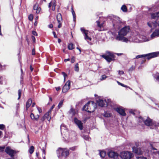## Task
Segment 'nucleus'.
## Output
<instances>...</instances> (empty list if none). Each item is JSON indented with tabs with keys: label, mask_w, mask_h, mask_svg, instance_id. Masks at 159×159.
I'll list each match as a JSON object with an SVG mask.
<instances>
[{
	"label": "nucleus",
	"mask_w": 159,
	"mask_h": 159,
	"mask_svg": "<svg viewBox=\"0 0 159 159\" xmlns=\"http://www.w3.org/2000/svg\"><path fill=\"white\" fill-rule=\"evenodd\" d=\"M97 106L96 103L93 101L88 102L83 108V110L88 112H93L96 108Z\"/></svg>",
	"instance_id": "f257e3e1"
},
{
	"label": "nucleus",
	"mask_w": 159,
	"mask_h": 159,
	"mask_svg": "<svg viewBox=\"0 0 159 159\" xmlns=\"http://www.w3.org/2000/svg\"><path fill=\"white\" fill-rule=\"evenodd\" d=\"M130 30V28L129 26H125L121 29L118 32V35L116 37V39L118 41H120L123 42L122 40H120L117 39V37H125L124 36L127 35L129 32Z\"/></svg>",
	"instance_id": "f03ea898"
},
{
	"label": "nucleus",
	"mask_w": 159,
	"mask_h": 159,
	"mask_svg": "<svg viewBox=\"0 0 159 159\" xmlns=\"http://www.w3.org/2000/svg\"><path fill=\"white\" fill-rule=\"evenodd\" d=\"M138 34L136 36H132L128 38L126 37H117V39L120 40H122L123 42L127 43L128 42H133L135 43H139V42H136L137 40H139V37L138 36Z\"/></svg>",
	"instance_id": "7ed1b4c3"
},
{
	"label": "nucleus",
	"mask_w": 159,
	"mask_h": 159,
	"mask_svg": "<svg viewBox=\"0 0 159 159\" xmlns=\"http://www.w3.org/2000/svg\"><path fill=\"white\" fill-rule=\"evenodd\" d=\"M63 137L66 141L72 142L76 139V134L75 132L71 131Z\"/></svg>",
	"instance_id": "20e7f679"
},
{
	"label": "nucleus",
	"mask_w": 159,
	"mask_h": 159,
	"mask_svg": "<svg viewBox=\"0 0 159 159\" xmlns=\"http://www.w3.org/2000/svg\"><path fill=\"white\" fill-rule=\"evenodd\" d=\"M113 26L116 30L119 29L123 24L120 19L118 17H113L112 20Z\"/></svg>",
	"instance_id": "39448f33"
},
{
	"label": "nucleus",
	"mask_w": 159,
	"mask_h": 159,
	"mask_svg": "<svg viewBox=\"0 0 159 159\" xmlns=\"http://www.w3.org/2000/svg\"><path fill=\"white\" fill-rule=\"evenodd\" d=\"M57 153L58 157L61 156L66 157L69 154V151L66 149L59 148L57 151Z\"/></svg>",
	"instance_id": "423d86ee"
},
{
	"label": "nucleus",
	"mask_w": 159,
	"mask_h": 159,
	"mask_svg": "<svg viewBox=\"0 0 159 159\" xmlns=\"http://www.w3.org/2000/svg\"><path fill=\"white\" fill-rule=\"evenodd\" d=\"M159 55V52H155L152 53H150L147 54H144V58H143V63L145 61V58L148 60H149L151 58L156 57L158 56Z\"/></svg>",
	"instance_id": "0eeeda50"
},
{
	"label": "nucleus",
	"mask_w": 159,
	"mask_h": 159,
	"mask_svg": "<svg viewBox=\"0 0 159 159\" xmlns=\"http://www.w3.org/2000/svg\"><path fill=\"white\" fill-rule=\"evenodd\" d=\"M120 156L123 159H129L133 157V154L128 151H123L121 152Z\"/></svg>",
	"instance_id": "6e6552de"
},
{
	"label": "nucleus",
	"mask_w": 159,
	"mask_h": 159,
	"mask_svg": "<svg viewBox=\"0 0 159 159\" xmlns=\"http://www.w3.org/2000/svg\"><path fill=\"white\" fill-rule=\"evenodd\" d=\"M144 122L146 125L147 126H151L152 127H151L150 128L152 129L154 128V127H153V126L155 127L158 126L159 125L158 123L155 124L152 123L151 119L149 118H148L145 120Z\"/></svg>",
	"instance_id": "1a4fd4ad"
},
{
	"label": "nucleus",
	"mask_w": 159,
	"mask_h": 159,
	"mask_svg": "<svg viewBox=\"0 0 159 159\" xmlns=\"http://www.w3.org/2000/svg\"><path fill=\"white\" fill-rule=\"evenodd\" d=\"M80 30L82 32V33L84 34V39L87 41H91L92 39L88 36L89 31L88 30H85L84 29L81 28Z\"/></svg>",
	"instance_id": "9d476101"
},
{
	"label": "nucleus",
	"mask_w": 159,
	"mask_h": 159,
	"mask_svg": "<svg viewBox=\"0 0 159 159\" xmlns=\"http://www.w3.org/2000/svg\"><path fill=\"white\" fill-rule=\"evenodd\" d=\"M108 102V103H107L106 100H103L99 99L98 100H97V102L98 103V105L101 107H104L106 105V104L107 105H109V102L110 101V99H107Z\"/></svg>",
	"instance_id": "9b49d317"
},
{
	"label": "nucleus",
	"mask_w": 159,
	"mask_h": 159,
	"mask_svg": "<svg viewBox=\"0 0 159 159\" xmlns=\"http://www.w3.org/2000/svg\"><path fill=\"white\" fill-rule=\"evenodd\" d=\"M70 81H68L65 84L64 86L62 91L63 93L66 92L70 89Z\"/></svg>",
	"instance_id": "f8f14e48"
},
{
	"label": "nucleus",
	"mask_w": 159,
	"mask_h": 159,
	"mask_svg": "<svg viewBox=\"0 0 159 159\" xmlns=\"http://www.w3.org/2000/svg\"><path fill=\"white\" fill-rule=\"evenodd\" d=\"M61 130L62 134H63V136H65L68 134V132L67 129L66 127L64 125H61Z\"/></svg>",
	"instance_id": "ddd939ff"
},
{
	"label": "nucleus",
	"mask_w": 159,
	"mask_h": 159,
	"mask_svg": "<svg viewBox=\"0 0 159 159\" xmlns=\"http://www.w3.org/2000/svg\"><path fill=\"white\" fill-rule=\"evenodd\" d=\"M5 152L9 155L11 157H13L14 156V154L15 153V151L11 149L10 147H7L5 150Z\"/></svg>",
	"instance_id": "4468645a"
},
{
	"label": "nucleus",
	"mask_w": 159,
	"mask_h": 159,
	"mask_svg": "<svg viewBox=\"0 0 159 159\" xmlns=\"http://www.w3.org/2000/svg\"><path fill=\"white\" fill-rule=\"evenodd\" d=\"M138 36L139 37V40H137L136 42H139V43L143 42L148 41V40L146 38V37L144 35H142L138 34Z\"/></svg>",
	"instance_id": "2eb2a0df"
},
{
	"label": "nucleus",
	"mask_w": 159,
	"mask_h": 159,
	"mask_svg": "<svg viewBox=\"0 0 159 159\" xmlns=\"http://www.w3.org/2000/svg\"><path fill=\"white\" fill-rule=\"evenodd\" d=\"M74 121L80 130L83 129V124L80 120H78L76 118H75Z\"/></svg>",
	"instance_id": "dca6fc26"
},
{
	"label": "nucleus",
	"mask_w": 159,
	"mask_h": 159,
	"mask_svg": "<svg viewBox=\"0 0 159 159\" xmlns=\"http://www.w3.org/2000/svg\"><path fill=\"white\" fill-rule=\"evenodd\" d=\"M116 110L120 115L125 116L126 115V113L124 110L121 107H119L116 108Z\"/></svg>",
	"instance_id": "f3484780"
},
{
	"label": "nucleus",
	"mask_w": 159,
	"mask_h": 159,
	"mask_svg": "<svg viewBox=\"0 0 159 159\" xmlns=\"http://www.w3.org/2000/svg\"><path fill=\"white\" fill-rule=\"evenodd\" d=\"M108 154L109 157L113 158H116L118 156L117 153L113 151L109 152Z\"/></svg>",
	"instance_id": "a211bd4d"
},
{
	"label": "nucleus",
	"mask_w": 159,
	"mask_h": 159,
	"mask_svg": "<svg viewBox=\"0 0 159 159\" xmlns=\"http://www.w3.org/2000/svg\"><path fill=\"white\" fill-rule=\"evenodd\" d=\"M132 148L133 152L135 153L138 155H140L142 154V152L140 148L137 147H134Z\"/></svg>",
	"instance_id": "6ab92c4d"
},
{
	"label": "nucleus",
	"mask_w": 159,
	"mask_h": 159,
	"mask_svg": "<svg viewBox=\"0 0 159 159\" xmlns=\"http://www.w3.org/2000/svg\"><path fill=\"white\" fill-rule=\"evenodd\" d=\"M56 5V2L55 0H52L49 3L48 7H50L51 6L52 7V10L54 11L55 9V7Z\"/></svg>",
	"instance_id": "aec40b11"
},
{
	"label": "nucleus",
	"mask_w": 159,
	"mask_h": 159,
	"mask_svg": "<svg viewBox=\"0 0 159 159\" xmlns=\"http://www.w3.org/2000/svg\"><path fill=\"white\" fill-rule=\"evenodd\" d=\"M159 36V30H156L151 35V37L153 39L154 38Z\"/></svg>",
	"instance_id": "412c9836"
},
{
	"label": "nucleus",
	"mask_w": 159,
	"mask_h": 159,
	"mask_svg": "<svg viewBox=\"0 0 159 159\" xmlns=\"http://www.w3.org/2000/svg\"><path fill=\"white\" fill-rule=\"evenodd\" d=\"M34 10L36 11V13L37 14L39 13L41 9L40 7H39V5L38 4H36L33 7Z\"/></svg>",
	"instance_id": "4be33fe9"
},
{
	"label": "nucleus",
	"mask_w": 159,
	"mask_h": 159,
	"mask_svg": "<svg viewBox=\"0 0 159 159\" xmlns=\"http://www.w3.org/2000/svg\"><path fill=\"white\" fill-rule=\"evenodd\" d=\"M31 119L33 120H37L39 118V116L38 115H36L35 116L34 114L31 113L30 115Z\"/></svg>",
	"instance_id": "5701e85b"
},
{
	"label": "nucleus",
	"mask_w": 159,
	"mask_h": 159,
	"mask_svg": "<svg viewBox=\"0 0 159 159\" xmlns=\"http://www.w3.org/2000/svg\"><path fill=\"white\" fill-rule=\"evenodd\" d=\"M151 17L152 19H156L159 17V12L152 13L151 14Z\"/></svg>",
	"instance_id": "b1692460"
},
{
	"label": "nucleus",
	"mask_w": 159,
	"mask_h": 159,
	"mask_svg": "<svg viewBox=\"0 0 159 159\" xmlns=\"http://www.w3.org/2000/svg\"><path fill=\"white\" fill-rule=\"evenodd\" d=\"M102 57L105 59L106 61L109 62L111 61L112 60V58H113L107 56H105V55H102Z\"/></svg>",
	"instance_id": "393cba45"
},
{
	"label": "nucleus",
	"mask_w": 159,
	"mask_h": 159,
	"mask_svg": "<svg viewBox=\"0 0 159 159\" xmlns=\"http://www.w3.org/2000/svg\"><path fill=\"white\" fill-rule=\"evenodd\" d=\"M51 113V111H49L47 113L44 115L46 119H47L49 121L51 119V117L49 116V115Z\"/></svg>",
	"instance_id": "a878e982"
},
{
	"label": "nucleus",
	"mask_w": 159,
	"mask_h": 159,
	"mask_svg": "<svg viewBox=\"0 0 159 159\" xmlns=\"http://www.w3.org/2000/svg\"><path fill=\"white\" fill-rule=\"evenodd\" d=\"M32 103V100L31 99L28 100L26 103V110H27L29 107L30 106Z\"/></svg>",
	"instance_id": "bb28decb"
},
{
	"label": "nucleus",
	"mask_w": 159,
	"mask_h": 159,
	"mask_svg": "<svg viewBox=\"0 0 159 159\" xmlns=\"http://www.w3.org/2000/svg\"><path fill=\"white\" fill-rule=\"evenodd\" d=\"M105 55L113 58H114L115 57L114 54L111 52L109 51H106V54Z\"/></svg>",
	"instance_id": "cd10ccee"
},
{
	"label": "nucleus",
	"mask_w": 159,
	"mask_h": 159,
	"mask_svg": "<svg viewBox=\"0 0 159 159\" xmlns=\"http://www.w3.org/2000/svg\"><path fill=\"white\" fill-rule=\"evenodd\" d=\"M57 19L58 23H60L62 20V17L61 14H58L57 16Z\"/></svg>",
	"instance_id": "c85d7f7f"
},
{
	"label": "nucleus",
	"mask_w": 159,
	"mask_h": 159,
	"mask_svg": "<svg viewBox=\"0 0 159 159\" xmlns=\"http://www.w3.org/2000/svg\"><path fill=\"white\" fill-rule=\"evenodd\" d=\"M68 48L69 50H72L74 48L73 44L72 43H69L68 44Z\"/></svg>",
	"instance_id": "c756f323"
},
{
	"label": "nucleus",
	"mask_w": 159,
	"mask_h": 159,
	"mask_svg": "<svg viewBox=\"0 0 159 159\" xmlns=\"http://www.w3.org/2000/svg\"><path fill=\"white\" fill-rule=\"evenodd\" d=\"M121 9L124 12H126L127 11V8L126 6L125 5L122 6L121 7Z\"/></svg>",
	"instance_id": "7c9ffc66"
},
{
	"label": "nucleus",
	"mask_w": 159,
	"mask_h": 159,
	"mask_svg": "<svg viewBox=\"0 0 159 159\" xmlns=\"http://www.w3.org/2000/svg\"><path fill=\"white\" fill-rule=\"evenodd\" d=\"M100 155L102 157H104L106 155V152L103 151H101L100 152Z\"/></svg>",
	"instance_id": "2f4dec72"
},
{
	"label": "nucleus",
	"mask_w": 159,
	"mask_h": 159,
	"mask_svg": "<svg viewBox=\"0 0 159 159\" xmlns=\"http://www.w3.org/2000/svg\"><path fill=\"white\" fill-rule=\"evenodd\" d=\"M63 100H61L59 102L58 105V107L59 109L61 107L63 104Z\"/></svg>",
	"instance_id": "473e14b6"
},
{
	"label": "nucleus",
	"mask_w": 159,
	"mask_h": 159,
	"mask_svg": "<svg viewBox=\"0 0 159 159\" xmlns=\"http://www.w3.org/2000/svg\"><path fill=\"white\" fill-rule=\"evenodd\" d=\"M79 65L78 63H77L75 66V70L76 71L78 72L79 71Z\"/></svg>",
	"instance_id": "72a5a7b5"
},
{
	"label": "nucleus",
	"mask_w": 159,
	"mask_h": 159,
	"mask_svg": "<svg viewBox=\"0 0 159 159\" xmlns=\"http://www.w3.org/2000/svg\"><path fill=\"white\" fill-rule=\"evenodd\" d=\"M34 151V148L33 146H31L29 150V152L30 154H32L33 153Z\"/></svg>",
	"instance_id": "f704fd0d"
},
{
	"label": "nucleus",
	"mask_w": 159,
	"mask_h": 159,
	"mask_svg": "<svg viewBox=\"0 0 159 159\" xmlns=\"http://www.w3.org/2000/svg\"><path fill=\"white\" fill-rule=\"evenodd\" d=\"M103 116L105 117H108L111 116V114L107 112H105Z\"/></svg>",
	"instance_id": "c9c22d12"
},
{
	"label": "nucleus",
	"mask_w": 159,
	"mask_h": 159,
	"mask_svg": "<svg viewBox=\"0 0 159 159\" xmlns=\"http://www.w3.org/2000/svg\"><path fill=\"white\" fill-rule=\"evenodd\" d=\"M72 11V13L73 16L74 20L75 21L76 19V16H75V11L73 10V9L72 8V11Z\"/></svg>",
	"instance_id": "e433bc0d"
},
{
	"label": "nucleus",
	"mask_w": 159,
	"mask_h": 159,
	"mask_svg": "<svg viewBox=\"0 0 159 159\" xmlns=\"http://www.w3.org/2000/svg\"><path fill=\"white\" fill-rule=\"evenodd\" d=\"M70 113L73 116H74L76 114V112L74 109L73 108H71L70 110Z\"/></svg>",
	"instance_id": "4c0bfd02"
},
{
	"label": "nucleus",
	"mask_w": 159,
	"mask_h": 159,
	"mask_svg": "<svg viewBox=\"0 0 159 159\" xmlns=\"http://www.w3.org/2000/svg\"><path fill=\"white\" fill-rule=\"evenodd\" d=\"M97 23L98 25V27H101L103 26V23H101L100 21H97Z\"/></svg>",
	"instance_id": "58836bf2"
},
{
	"label": "nucleus",
	"mask_w": 159,
	"mask_h": 159,
	"mask_svg": "<svg viewBox=\"0 0 159 159\" xmlns=\"http://www.w3.org/2000/svg\"><path fill=\"white\" fill-rule=\"evenodd\" d=\"M5 80V79L2 76H0V84H2L3 81Z\"/></svg>",
	"instance_id": "ea45409f"
},
{
	"label": "nucleus",
	"mask_w": 159,
	"mask_h": 159,
	"mask_svg": "<svg viewBox=\"0 0 159 159\" xmlns=\"http://www.w3.org/2000/svg\"><path fill=\"white\" fill-rule=\"evenodd\" d=\"M107 78V76L105 75H103L102 76L101 78L100 79V80L101 81L104 80H105Z\"/></svg>",
	"instance_id": "a19ab883"
},
{
	"label": "nucleus",
	"mask_w": 159,
	"mask_h": 159,
	"mask_svg": "<svg viewBox=\"0 0 159 159\" xmlns=\"http://www.w3.org/2000/svg\"><path fill=\"white\" fill-rule=\"evenodd\" d=\"M139 122H140V124L142 123V122H144V121L143 119L141 116L139 117Z\"/></svg>",
	"instance_id": "79ce46f5"
},
{
	"label": "nucleus",
	"mask_w": 159,
	"mask_h": 159,
	"mask_svg": "<svg viewBox=\"0 0 159 159\" xmlns=\"http://www.w3.org/2000/svg\"><path fill=\"white\" fill-rule=\"evenodd\" d=\"M28 18L29 20L30 21L32 20L33 19V16L32 14H30Z\"/></svg>",
	"instance_id": "37998d69"
},
{
	"label": "nucleus",
	"mask_w": 159,
	"mask_h": 159,
	"mask_svg": "<svg viewBox=\"0 0 159 159\" xmlns=\"http://www.w3.org/2000/svg\"><path fill=\"white\" fill-rule=\"evenodd\" d=\"M117 82L119 85H120L122 87H127V85H125L124 84L121 83L119 82L118 81H117Z\"/></svg>",
	"instance_id": "c03bdc74"
},
{
	"label": "nucleus",
	"mask_w": 159,
	"mask_h": 159,
	"mask_svg": "<svg viewBox=\"0 0 159 159\" xmlns=\"http://www.w3.org/2000/svg\"><path fill=\"white\" fill-rule=\"evenodd\" d=\"M21 91L20 89H19L18 91V99L19 100L21 96Z\"/></svg>",
	"instance_id": "a18cd8bd"
},
{
	"label": "nucleus",
	"mask_w": 159,
	"mask_h": 159,
	"mask_svg": "<svg viewBox=\"0 0 159 159\" xmlns=\"http://www.w3.org/2000/svg\"><path fill=\"white\" fill-rule=\"evenodd\" d=\"M83 137L84 139L86 140H89V137L88 135H84L83 136Z\"/></svg>",
	"instance_id": "49530a36"
},
{
	"label": "nucleus",
	"mask_w": 159,
	"mask_h": 159,
	"mask_svg": "<svg viewBox=\"0 0 159 159\" xmlns=\"http://www.w3.org/2000/svg\"><path fill=\"white\" fill-rule=\"evenodd\" d=\"M141 57L144 58V55H138L136 57V58L137 59L139 58H141Z\"/></svg>",
	"instance_id": "de8ad7c7"
},
{
	"label": "nucleus",
	"mask_w": 159,
	"mask_h": 159,
	"mask_svg": "<svg viewBox=\"0 0 159 159\" xmlns=\"http://www.w3.org/2000/svg\"><path fill=\"white\" fill-rule=\"evenodd\" d=\"M135 69V67L134 66H131L129 69V71H132Z\"/></svg>",
	"instance_id": "09e8293b"
},
{
	"label": "nucleus",
	"mask_w": 159,
	"mask_h": 159,
	"mask_svg": "<svg viewBox=\"0 0 159 159\" xmlns=\"http://www.w3.org/2000/svg\"><path fill=\"white\" fill-rule=\"evenodd\" d=\"M75 61V58L74 56H72L71 59V62L72 63H74Z\"/></svg>",
	"instance_id": "8fccbe9b"
},
{
	"label": "nucleus",
	"mask_w": 159,
	"mask_h": 159,
	"mask_svg": "<svg viewBox=\"0 0 159 159\" xmlns=\"http://www.w3.org/2000/svg\"><path fill=\"white\" fill-rule=\"evenodd\" d=\"M148 25L151 27H152V25H153L154 26L155 25L154 23H151L150 22H148Z\"/></svg>",
	"instance_id": "3c124183"
},
{
	"label": "nucleus",
	"mask_w": 159,
	"mask_h": 159,
	"mask_svg": "<svg viewBox=\"0 0 159 159\" xmlns=\"http://www.w3.org/2000/svg\"><path fill=\"white\" fill-rule=\"evenodd\" d=\"M5 126L3 124H0V129H3L5 128Z\"/></svg>",
	"instance_id": "603ef678"
},
{
	"label": "nucleus",
	"mask_w": 159,
	"mask_h": 159,
	"mask_svg": "<svg viewBox=\"0 0 159 159\" xmlns=\"http://www.w3.org/2000/svg\"><path fill=\"white\" fill-rule=\"evenodd\" d=\"M62 74L63 75L64 77V80L65 81V80L66 79V77L67 76V75L64 72H62Z\"/></svg>",
	"instance_id": "864d4df0"
},
{
	"label": "nucleus",
	"mask_w": 159,
	"mask_h": 159,
	"mask_svg": "<svg viewBox=\"0 0 159 159\" xmlns=\"http://www.w3.org/2000/svg\"><path fill=\"white\" fill-rule=\"evenodd\" d=\"M119 74L120 75H122L124 74V71L122 70H119L118 71Z\"/></svg>",
	"instance_id": "5fc2aeb1"
},
{
	"label": "nucleus",
	"mask_w": 159,
	"mask_h": 159,
	"mask_svg": "<svg viewBox=\"0 0 159 159\" xmlns=\"http://www.w3.org/2000/svg\"><path fill=\"white\" fill-rule=\"evenodd\" d=\"M32 34L33 35H35V36H37V35H38V34H37V32L35 31H32Z\"/></svg>",
	"instance_id": "6e6d98bb"
},
{
	"label": "nucleus",
	"mask_w": 159,
	"mask_h": 159,
	"mask_svg": "<svg viewBox=\"0 0 159 159\" xmlns=\"http://www.w3.org/2000/svg\"><path fill=\"white\" fill-rule=\"evenodd\" d=\"M138 159H147L146 157H137Z\"/></svg>",
	"instance_id": "4d7b16f0"
},
{
	"label": "nucleus",
	"mask_w": 159,
	"mask_h": 159,
	"mask_svg": "<svg viewBox=\"0 0 159 159\" xmlns=\"http://www.w3.org/2000/svg\"><path fill=\"white\" fill-rule=\"evenodd\" d=\"M34 43L35 42V37L34 36H32L31 37Z\"/></svg>",
	"instance_id": "13d9d810"
},
{
	"label": "nucleus",
	"mask_w": 159,
	"mask_h": 159,
	"mask_svg": "<svg viewBox=\"0 0 159 159\" xmlns=\"http://www.w3.org/2000/svg\"><path fill=\"white\" fill-rule=\"evenodd\" d=\"M37 109L39 112V113H41L42 112V110L40 108H39V107H37Z\"/></svg>",
	"instance_id": "bf43d9fd"
},
{
	"label": "nucleus",
	"mask_w": 159,
	"mask_h": 159,
	"mask_svg": "<svg viewBox=\"0 0 159 159\" xmlns=\"http://www.w3.org/2000/svg\"><path fill=\"white\" fill-rule=\"evenodd\" d=\"M19 103L17 104L16 106V110H18L19 108Z\"/></svg>",
	"instance_id": "052dcab7"
},
{
	"label": "nucleus",
	"mask_w": 159,
	"mask_h": 159,
	"mask_svg": "<svg viewBox=\"0 0 159 159\" xmlns=\"http://www.w3.org/2000/svg\"><path fill=\"white\" fill-rule=\"evenodd\" d=\"M54 107H55V105H53L52 106V107H51V108H50V110L49 111H51H51H52V109Z\"/></svg>",
	"instance_id": "680f3d73"
},
{
	"label": "nucleus",
	"mask_w": 159,
	"mask_h": 159,
	"mask_svg": "<svg viewBox=\"0 0 159 159\" xmlns=\"http://www.w3.org/2000/svg\"><path fill=\"white\" fill-rule=\"evenodd\" d=\"M53 34L54 35V37L55 38H57V36L56 35V33L54 32H53Z\"/></svg>",
	"instance_id": "e2e57ef3"
},
{
	"label": "nucleus",
	"mask_w": 159,
	"mask_h": 159,
	"mask_svg": "<svg viewBox=\"0 0 159 159\" xmlns=\"http://www.w3.org/2000/svg\"><path fill=\"white\" fill-rule=\"evenodd\" d=\"M45 116L44 115L41 119V120L42 121L44 120L45 119H46V118H45Z\"/></svg>",
	"instance_id": "0e129e2a"
},
{
	"label": "nucleus",
	"mask_w": 159,
	"mask_h": 159,
	"mask_svg": "<svg viewBox=\"0 0 159 159\" xmlns=\"http://www.w3.org/2000/svg\"><path fill=\"white\" fill-rule=\"evenodd\" d=\"M35 50L34 49H33L32 50V54L33 55H35Z\"/></svg>",
	"instance_id": "69168bd1"
},
{
	"label": "nucleus",
	"mask_w": 159,
	"mask_h": 159,
	"mask_svg": "<svg viewBox=\"0 0 159 159\" xmlns=\"http://www.w3.org/2000/svg\"><path fill=\"white\" fill-rule=\"evenodd\" d=\"M118 56H120L121 55H123V53H115Z\"/></svg>",
	"instance_id": "338daca9"
},
{
	"label": "nucleus",
	"mask_w": 159,
	"mask_h": 159,
	"mask_svg": "<svg viewBox=\"0 0 159 159\" xmlns=\"http://www.w3.org/2000/svg\"><path fill=\"white\" fill-rule=\"evenodd\" d=\"M50 28H52L53 27V25L52 24L49 25L48 26Z\"/></svg>",
	"instance_id": "774afa93"
}]
</instances>
